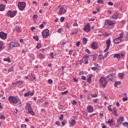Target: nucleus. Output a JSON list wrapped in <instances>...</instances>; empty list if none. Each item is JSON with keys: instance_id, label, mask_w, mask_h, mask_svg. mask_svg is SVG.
<instances>
[{"instance_id": "b1692460", "label": "nucleus", "mask_w": 128, "mask_h": 128, "mask_svg": "<svg viewBox=\"0 0 128 128\" xmlns=\"http://www.w3.org/2000/svg\"><path fill=\"white\" fill-rule=\"evenodd\" d=\"M76 121L74 119H72L71 120V122H70V123L71 124V126H74L76 123Z\"/></svg>"}, {"instance_id": "a19ab883", "label": "nucleus", "mask_w": 128, "mask_h": 128, "mask_svg": "<svg viewBox=\"0 0 128 128\" xmlns=\"http://www.w3.org/2000/svg\"><path fill=\"white\" fill-rule=\"evenodd\" d=\"M122 124L124 126L126 127L127 128H128V122H126L123 123H122Z\"/></svg>"}, {"instance_id": "4be33fe9", "label": "nucleus", "mask_w": 128, "mask_h": 128, "mask_svg": "<svg viewBox=\"0 0 128 128\" xmlns=\"http://www.w3.org/2000/svg\"><path fill=\"white\" fill-rule=\"evenodd\" d=\"M39 58L41 59H43L45 58V56L43 54L40 53L38 54Z\"/></svg>"}, {"instance_id": "f704fd0d", "label": "nucleus", "mask_w": 128, "mask_h": 128, "mask_svg": "<svg viewBox=\"0 0 128 128\" xmlns=\"http://www.w3.org/2000/svg\"><path fill=\"white\" fill-rule=\"evenodd\" d=\"M65 27L66 28H68L69 29L70 28V26L69 23L68 22H66L65 24V25H66Z\"/></svg>"}, {"instance_id": "4c0bfd02", "label": "nucleus", "mask_w": 128, "mask_h": 128, "mask_svg": "<svg viewBox=\"0 0 128 128\" xmlns=\"http://www.w3.org/2000/svg\"><path fill=\"white\" fill-rule=\"evenodd\" d=\"M97 2L98 4H104V2L103 0H98Z\"/></svg>"}, {"instance_id": "f03ea898", "label": "nucleus", "mask_w": 128, "mask_h": 128, "mask_svg": "<svg viewBox=\"0 0 128 128\" xmlns=\"http://www.w3.org/2000/svg\"><path fill=\"white\" fill-rule=\"evenodd\" d=\"M99 81L100 83L102 86L103 88H105L108 83L106 78L104 76H102Z\"/></svg>"}, {"instance_id": "5fc2aeb1", "label": "nucleus", "mask_w": 128, "mask_h": 128, "mask_svg": "<svg viewBox=\"0 0 128 128\" xmlns=\"http://www.w3.org/2000/svg\"><path fill=\"white\" fill-rule=\"evenodd\" d=\"M0 118L4 120L6 118V117L4 115H2L0 117Z\"/></svg>"}, {"instance_id": "69168bd1", "label": "nucleus", "mask_w": 128, "mask_h": 128, "mask_svg": "<svg viewBox=\"0 0 128 128\" xmlns=\"http://www.w3.org/2000/svg\"><path fill=\"white\" fill-rule=\"evenodd\" d=\"M108 5H110L111 6H112L114 4L112 2H109L108 3Z\"/></svg>"}, {"instance_id": "8fccbe9b", "label": "nucleus", "mask_w": 128, "mask_h": 128, "mask_svg": "<svg viewBox=\"0 0 128 128\" xmlns=\"http://www.w3.org/2000/svg\"><path fill=\"white\" fill-rule=\"evenodd\" d=\"M48 82L50 84H51L53 83L52 80L50 79H49L48 80Z\"/></svg>"}, {"instance_id": "4468645a", "label": "nucleus", "mask_w": 128, "mask_h": 128, "mask_svg": "<svg viewBox=\"0 0 128 128\" xmlns=\"http://www.w3.org/2000/svg\"><path fill=\"white\" fill-rule=\"evenodd\" d=\"M124 56V54L122 53L121 54H114V57L118 58V59L121 58H122Z\"/></svg>"}, {"instance_id": "0eeeda50", "label": "nucleus", "mask_w": 128, "mask_h": 128, "mask_svg": "<svg viewBox=\"0 0 128 128\" xmlns=\"http://www.w3.org/2000/svg\"><path fill=\"white\" fill-rule=\"evenodd\" d=\"M7 34L5 33L4 32H0V37L2 39L5 40L7 37Z\"/></svg>"}, {"instance_id": "393cba45", "label": "nucleus", "mask_w": 128, "mask_h": 128, "mask_svg": "<svg viewBox=\"0 0 128 128\" xmlns=\"http://www.w3.org/2000/svg\"><path fill=\"white\" fill-rule=\"evenodd\" d=\"M14 42H10L9 44V49H11L12 48L14 47Z\"/></svg>"}, {"instance_id": "9b49d317", "label": "nucleus", "mask_w": 128, "mask_h": 128, "mask_svg": "<svg viewBox=\"0 0 128 128\" xmlns=\"http://www.w3.org/2000/svg\"><path fill=\"white\" fill-rule=\"evenodd\" d=\"M13 30L14 31H16L18 33H19L22 32V29L20 26H16L13 29Z\"/></svg>"}, {"instance_id": "9d476101", "label": "nucleus", "mask_w": 128, "mask_h": 128, "mask_svg": "<svg viewBox=\"0 0 128 128\" xmlns=\"http://www.w3.org/2000/svg\"><path fill=\"white\" fill-rule=\"evenodd\" d=\"M91 28L90 27V25L89 23L87 24L84 28V30L86 31L87 32H88L90 31Z\"/></svg>"}, {"instance_id": "f8f14e48", "label": "nucleus", "mask_w": 128, "mask_h": 128, "mask_svg": "<svg viewBox=\"0 0 128 128\" xmlns=\"http://www.w3.org/2000/svg\"><path fill=\"white\" fill-rule=\"evenodd\" d=\"M89 55L87 54L86 55L84 56L83 57V58L84 59V61L85 62L84 64H88V58L89 57Z\"/></svg>"}, {"instance_id": "e433bc0d", "label": "nucleus", "mask_w": 128, "mask_h": 128, "mask_svg": "<svg viewBox=\"0 0 128 128\" xmlns=\"http://www.w3.org/2000/svg\"><path fill=\"white\" fill-rule=\"evenodd\" d=\"M73 32H74L75 33V34H77L78 32V30L77 28H74V29Z\"/></svg>"}, {"instance_id": "4d7b16f0", "label": "nucleus", "mask_w": 128, "mask_h": 128, "mask_svg": "<svg viewBox=\"0 0 128 128\" xmlns=\"http://www.w3.org/2000/svg\"><path fill=\"white\" fill-rule=\"evenodd\" d=\"M77 104V102L75 100H74L73 101L72 104L73 105H76Z\"/></svg>"}, {"instance_id": "864d4df0", "label": "nucleus", "mask_w": 128, "mask_h": 128, "mask_svg": "<svg viewBox=\"0 0 128 128\" xmlns=\"http://www.w3.org/2000/svg\"><path fill=\"white\" fill-rule=\"evenodd\" d=\"M98 99H94L93 100V102L94 103H96L98 102L99 101H98Z\"/></svg>"}, {"instance_id": "2eb2a0df", "label": "nucleus", "mask_w": 128, "mask_h": 128, "mask_svg": "<svg viewBox=\"0 0 128 128\" xmlns=\"http://www.w3.org/2000/svg\"><path fill=\"white\" fill-rule=\"evenodd\" d=\"M34 94V93L33 92H32L31 93V91L30 90L28 91V92H27L26 93L24 94V96L25 97H27L28 96L30 95L32 96Z\"/></svg>"}, {"instance_id": "a211bd4d", "label": "nucleus", "mask_w": 128, "mask_h": 128, "mask_svg": "<svg viewBox=\"0 0 128 128\" xmlns=\"http://www.w3.org/2000/svg\"><path fill=\"white\" fill-rule=\"evenodd\" d=\"M124 120V117H119L118 119V120L117 122H119L120 124H121L122 122Z\"/></svg>"}, {"instance_id": "72a5a7b5", "label": "nucleus", "mask_w": 128, "mask_h": 128, "mask_svg": "<svg viewBox=\"0 0 128 128\" xmlns=\"http://www.w3.org/2000/svg\"><path fill=\"white\" fill-rule=\"evenodd\" d=\"M83 44H86L87 43L88 40L86 38H83Z\"/></svg>"}, {"instance_id": "052dcab7", "label": "nucleus", "mask_w": 128, "mask_h": 128, "mask_svg": "<svg viewBox=\"0 0 128 128\" xmlns=\"http://www.w3.org/2000/svg\"><path fill=\"white\" fill-rule=\"evenodd\" d=\"M101 126H102V128H106V126L104 123H102Z\"/></svg>"}, {"instance_id": "dca6fc26", "label": "nucleus", "mask_w": 128, "mask_h": 128, "mask_svg": "<svg viewBox=\"0 0 128 128\" xmlns=\"http://www.w3.org/2000/svg\"><path fill=\"white\" fill-rule=\"evenodd\" d=\"M92 74H91L88 76L87 79V83L90 84L92 81Z\"/></svg>"}, {"instance_id": "bf43d9fd", "label": "nucleus", "mask_w": 128, "mask_h": 128, "mask_svg": "<svg viewBox=\"0 0 128 128\" xmlns=\"http://www.w3.org/2000/svg\"><path fill=\"white\" fill-rule=\"evenodd\" d=\"M124 34L122 32L120 34L119 36L120 38L122 39V38L123 37Z\"/></svg>"}, {"instance_id": "6e6552de", "label": "nucleus", "mask_w": 128, "mask_h": 128, "mask_svg": "<svg viewBox=\"0 0 128 128\" xmlns=\"http://www.w3.org/2000/svg\"><path fill=\"white\" fill-rule=\"evenodd\" d=\"M66 12V10L63 7H62L60 8L58 12V14L60 15H62L64 14Z\"/></svg>"}, {"instance_id": "c756f323", "label": "nucleus", "mask_w": 128, "mask_h": 128, "mask_svg": "<svg viewBox=\"0 0 128 128\" xmlns=\"http://www.w3.org/2000/svg\"><path fill=\"white\" fill-rule=\"evenodd\" d=\"M118 75L119 77H120L121 78H123L125 75L124 74L122 73H119Z\"/></svg>"}, {"instance_id": "603ef678", "label": "nucleus", "mask_w": 128, "mask_h": 128, "mask_svg": "<svg viewBox=\"0 0 128 128\" xmlns=\"http://www.w3.org/2000/svg\"><path fill=\"white\" fill-rule=\"evenodd\" d=\"M73 80L75 82H76L78 81V79L77 78L74 77L73 78Z\"/></svg>"}, {"instance_id": "13d9d810", "label": "nucleus", "mask_w": 128, "mask_h": 128, "mask_svg": "<svg viewBox=\"0 0 128 128\" xmlns=\"http://www.w3.org/2000/svg\"><path fill=\"white\" fill-rule=\"evenodd\" d=\"M64 19L65 18L64 17H62L60 18V20L61 22H62L64 21Z\"/></svg>"}, {"instance_id": "aec40b11", "label": "nucleus", "mask_w": 128, "mask_h": 128, "mask_svg": "<svg viewBox=\"0 0 128 128\" xmlns=\"http://www.w3.org/2000/svg\"><path fill=\"white\" fill-rule=\"evenodd\" d=\"M110 125H112L114 121L113 120V119L112 118L111 120L109 119L107 122H106Z\"/></svg>"}, {"instance_id": "c03bdc74", "label": "nucleus", "mask_w": 128, "mask_h": 128, "mask_svg": "<svg viewBox=\"0 0 128 128\" xmlns=\"http://www.w3.org/2000/svg\"><path fill=\"white\" fill-rule=\"evenodd\" d=\"M112 106L111 105H110L108 106V110L109 111H112V109L111 108V106Z\"/></svg>"}, {"instance_id": "20e7f679", "label": "nucleus", "mask_w": 128, "mask_h": 128, "mask_svg": "<svg viewBox=\"0 0 128 128\" xmlns=\"http://www.w3.org/2000/svg\"><path fill=\"white\" fill-rule=\"evenodd\" d=\"M8 100L10 102L16 104L18 102V98L15 96H10L9 97Z\"/></svg>"}, {"instance_id": "423d86ee", "label": "nucleus", "mask_w": 128, "mask_h": 128, "mask_svg": "<svg viewBox=\"0 0 128 128\" xmlns=\"http://www.w3.org/2000/svg\"><path fill=\"white\" fill-rule=\"evenodd\" d=\"M49 30L48 29H46L42 32V36L44 38H47L49 35Z\"/></svg>"}, {"instance_id": "3c124183", "label": "nucleus", "mask_w": 128, "mask_h": 128, "mask_svg": "<svg viewBox=\"0 0 128 128\" xmlns=\"http://www.w3.org/2000/svg\"><path fill=\"white\" fill-rule=\"evenodd\" d=\"M97 94L95 93L94 94H92L91 96L93 98H95L97 96Z\"/></svg>"}, {"instance_id": "7ed1b4c3", "label": "nucleus", "mask_w": 128, "mask_h": 128, "mask_svg": "<svg viewBox=\"0 0 128 128\" xmlns=\"http://www.w3.org/2000/svg\"><path fill=\"white\" fill-rule=\"evenodd\" d=\"M16 13L17 11L16 10L12 11L11 10H10L7 12L6 15L12 18L16 15Z\"/></svg>"}, {"instance_id": "c85d7f7f", "label": "nucleus", "mask_w": 128, "mask_h": 128, "mask_svg": "<svg viewBox=\"0 0 128 128\" xmlns=\"http://www.w3.org/2000/svg\"><path fill=\"white\" fill-rule=\"evenodd\" d=\"M114 42L116 44H119L120 43V41L116 38L114 40Z\"/></svg>"}, {"instance_id": "a18cd8bd", "label": "nucleus", "mask_w": 128, "mask_h": 128, "mask_svg": "<svg viewBox=\"0 0 128 128\" xmlns=\"http://www.w3.org/2000/svg\"><path fill=\"white\" fill-rule=\"evenodd\" d=\"M68 91H66L64 92H62L61 94L62 95H63L65 94H67L68 93Z\"/></svg>"}, {"instance_id": "6e6d98bb", "label": "nucleus", "mask_w": 128, "mask_h": 128, "mask_svg": "<svg viewBox=\"0 0 128 128\" xmlns=\"http://www.w3.org/2000/svg\"><path fill=\"white\" fill-rule=\"evenodd\" d=\"M38 16L36 14H34L33 16V19L37 18H38Z\"/></svg>"}, {"instance_id": "ddd939ff", "label": "nucleus", "mask_w": 128, "mask_h": 128, "mask_svg": "<svg viewBox=\"0 0 128 128\" xmlns=\"http://www.w3.org/2000/svg\"><path fill=\"white\" fill-rule=\"evenodd\" d=\"M87 110L88 112H92L93 111L92 106L91 105H88L87 108Z\"/></svg>"}, {"instance_id": "a878e982", "label": "nucleus", "mask_w": 128, "mask_h": 128, "mask_svg": "<svg viewBox=\"0 0 128 128\" xmlns=\"http://www.w3.org/2000/svg\"><path fill=\"white\" fill-rule=\"evenodd\" d=\"M106 43L107 45V46H108V48H109L111 44V42L110 40H107L106 42Z\"/></svg>"}, {"instance_id": "09e8293b", "label": "nucleus", "mask_w": 128, "mask_h": 128, "mask_svg": "<svg viewBox=\"0 0 128 128\" xmlns=\"http://www.w3.org/2000/svg\"><path fill=\"white\" fill-rule=\"evenodd\" d=\"M64 115L63 114L60 115V117L59 118V119L60 120H62L63 119Z\"/></svg>"}, {"instance_id": "473e14b6", "label": "nucleus", "mask_w": 128, "mask_h": 128, "mask_svg": "<svg viewBox=\"0 0 128 128\" xmlns=\"http://www.w3.org/2000/svg\"><path fill=\"white\" fill-rule=\"evenodd\" d=\"M26 108L28 110L31 108L32 107L31 106V104L30 103H28L26 106Z\"/></svg>"}, {"instance_id": "de8ad7c7", "label": "nucleus", "mask_w": 128, "mask_h": 128, "mask_svg": "<svg viewBox=\"0 0 128 128\" xmlns=\"http://www.w3.org/2000/svg\"><path fill=\"white\" fill-rule=\"evenodd\" d=\"M21 128H26V125L24 124H22L21 125Z\"/></svg>"}, {"instance_id": "e2e57ef3", "label": "nucleus", "mask_w": 128, "mask_h": 128, "mask_svg": "<svg viewBox=\"0 0 128 128\" xmlns=\"http://www.w3.org/2000/svg\"><path fill=\"white\" fill-rule=\"evenodd\" d=\"M55 124L58 125V126H60V122L58 121H57L55 122Z\"/></svg>"}, {"instance_id": "ea45409f", "label": "nucleus", "mask_w": 128, "mask_h": 128, "mask_svg": "<svg viewBox=\"0 0 128 128\" xmlns=\"http://www.w3.org/2000/svg\"><path fill=\"white\" fill-rule=\"evenodd\" d=\"M13 68L14 66H12L10 67L8 70V72H10L13 71L14 70Z\"/></svg>"}, {"instance_id": "338daca9", "label": "nucleus", "mask_w": 128, "mask_h": 128, "mask_svg": "<svg viewBox=\"0 0 128 128\" xmlns=\"http://www.w3.org/2000/svg\"><path fill=\"white\" fill-rule=\"evenodd\" d=\"M18 83L20 84H22L23 83V82L22 81H18Z\"/></svg>"}, {"instance_id": "bb28decb", "label": "nucleus", "mask_w": 128, "mask_h": 128, "mask_svg": "<svg viewBox=\"0 0 128 128\" xmlns=\"http://www.w3.org/2000/svg\"><path fill=\"white\" fill-rule=\"evenodd\" d=\"M108 78H109V80H110V81L112 80L113 79V75L112 74H110L107 76Z\"/></svg>"}, {"instance_id": "2f4dec72", "label": "nucleus", "mask_w": 128, "mask_h": 128, "mask_svg": "<svg viewBox=\"0 0 128 128\" xmlns=\"http://www.w3.org/2000/svg\"><path fill=\"white\" fill-rule=\"evenodd\" d=\"M18 102L17 104V105H18L19 107L21 108V107L22 106V103L20 100L19 98H18Z\"/></svg>"}, {"instance_id": "412c9836", "label": "nucleus", "mask_w": 128, "mask_h": 128, "mask_svg": "<svg viewBox=\"0 0 128 128\" xmlns=\"http://www.w3.org/2000/svg\"><path fill=\"white\" fill-rule=\"evenodd\" d=\"M5 8V6L2 4H0V11H2L4 10Z\"/></svg>"}, {"instance_id": "c9c22d12", "label": "nucleus", "mask_w": 128, "mask_h": 128, "mask_svg": "<svg viewBox=\"0 0 128 128\" xmlns=\"http://www.w3.org/2000/svg\"><path fill=\"white\" fill-rule=\"evenodd\" d=\"M20 44L18 42H14V47H16L19 46L20 45Z\"/></svg>"}, {"instance_id": "79ce46f5", "label": "nucleus", "mask_w": 128, "mask_h": 128, "mask_svg": "<svg viewBox=\"0 0 128 128\" xmlns=\"http://www.w3.org/2000/svg\"><path fill=\"white\" fill-rule=\"evenodd\" d=\"M41 46V44L40 43H38L36 46V48L38 49H39L40 48Z\"/></svg>"}, {"instance_id": "f3484780", "label": "nucleus", "mask_w": 128, "mask_h": 128, "mask_svg": "<svg viewBox=\"0 0 128 128\" xmlns=\"http://www.w3.org/2000/svg\"><path fill=\"white\" fill-rule=\"evenodd\" d=\"M5 48V46L4 45V42L0 41V51H1Z\"/></svg>"}, {"instance_id": "cd10ccee", "label": "nucleus", "mask_w": 128, "mask_h": 128, "mask_svg": "<svg viewBox=\"0 0 128 128\" xmlns=\"http://www.w3.org/2000/svg\"><path fill=\"white\" fill-rule=\"evenodd\" d=\"M121 82L120 81L116 82L114 83V86L115 87H117L118 85H120V84Z\"/></svg>"}, {"instance_id": "37998d69", "label": "nucleus", "mask_w": 128, "mask_h": 128, "mask_svg": "<svg viewBox=\"0 0 128 128\" xmlns=\"http://www.w3.org/2000/svg\"><path fill=\"white\" fill-rule=\"evenodd\" d=\"M33 38L34 39H35L36 40V41H38L39 40L38 37V36H34Z\"/></svg>"}, {"instance_id": "f257e3e1", "label": "nucleus", "mask_w": 128, "mask_h": 128, "mask_svg": "<svg viewBox=\"0 0 128 128\" xmlns=\"http://www.w3.org/2000/svg\"><path fill=\"white\" fill-rule=\"evenodd\" d=\"M116 23V21L114 20H106L105 22L104 26L105 28H108L112 29L114 28Z\"/></svg>"}, {"instance_id": "6ab92c4d", "label": "nucleus", "mask_w": 128, "mask_h": 128, "mask_svg": "<svg viewBox=\"0 0 128 128\" xmlns=\"http://www.w3.org/2000/svg\"><path fill=\"white\" fill-rule=\"evenodd\" d=\"M112 113L113 114L116 116L118 115V114L117 113V110L114 107L112 108Z\"/></svg>"}, {"instance_id": "1a4fd4ad", "label": "nucleus", "mask_w": 128, "mask_h": 128, "mask_svg": "<svg viewBox=\"0 0 128 128\" xmlns=\"http://www.w3.org/2000/svg\"><path fill=\"white\" fill-rule=\"evenodd\" d=\"M91 48L93 49H97L98 48V44L96 42H94L91 44Z\"/></svg>"}, {"instance_id": "0e129e2a", "label": "nucleus", "mask_w": 128, "mask_h": 128, "mask_svg": "<svg viewBox=\"0 0 128 128\" xmlns=\"http://www.w3.org/2000/svg\"><path fill=\"white\" fill-rule=\"evenodd\" d=\"M85 51L88 54H90L91 53L90 51L88 49H86L85 50Z\"/></svg>"}, {"instance_id": "58836bf2", "label": "nucleus", "mask_w": 128, "mask_h": 128, "mask_svg": "<svg viewBox=\"0 0 128 128\" xmlns=\"http://www.w3.org/2000/svg\"><path fill=\"white\" fill-rule=\"evenodd\" d=\"M4 61H7L8 62H11L10 59V58H4Z\"/></svg>"}, {"instance_id": "774afa93", "label": "nucleus", "mask_w": 128, "mask_h": 128, "mask_svg": "<svg viewBox=\"0 0 128 128\" xmlns=\"http://www.w3.org/2000/svg\"><path fill=\"white\" fill-rule=\"evenodd\" d=\"M84 60H83V58L82 59H81L80 60V65H82V63L83 62H84Z\"/></svg>"}, {"instance_id": "680f3d73", "label": "nucleus", "mask_w": 128, "mask_h": 128, "mask_svg": "<svg viewBox=\"0 0 128 128\" xmlns=\"http://www.w3.org/2000/svg\"><path fill=\"white\" fill-rule=\"evenodd\" d=\"M128 100L127 97L123 98H122V100L124 102H125L126 101H127Z\"/></svg>"}, {"instance_id": "7c9ffc66", "label": "nucleus", "mask_w": 128, "mask_h": 128, "mask_svg": "<svg viewBox=\"0 0 128 128\" xmlns=\"http://www.w3.org/2000/svg\"><path fill=\"white\" fill-rule=\"evenodd\" d=\"M90 56H93V61H95L97 58V55L96 54H93L92 55H90Z\"/></svg>"}, {"instance_id": "5701e85b", "label": "nucleus", "mask_w": 128, "mask_h": 128, "mask_svg": "<svg viewBox=\"0 0 128 128\" xmlns=\"http://www.w3.org/2000/svg\"><path fill=\"white\" fill-rule=\"evenodd\" d=\"M29 113H30L32 115H34L35 114L34 112L33 111L32 109L31 108L28 110Z\"/></svg>"}, {"instance_id": "49530a36", "label": "nucleus", "mask_w": 128, "mask_h": 128, "mask_svg": "<svg viewBox=\"0 0 128 128\" xmlns=\"http://www.w3.org/2000/svg\"><path fill=\"white\" fill-rule=\"evenodd\" d=\"M112 18L117 19L118 18L117 15L114 14L112 16Z\"/></svg>"}, {"instance_id": "39448f33", "label": "nucleus", "mask_w": 128, "mask_h": 128, "mask_svg": "<svg viewBox=\"0 0 128 128\" xmlns=\"http://www.w3.org/2000/svg\"><path fill=\"white\" fill-rule=\"evenodd\" d=\"M18 7L20 10H22L24 9L26 6V4L24 2H19L18 3Z\"/></svg>"}]
</instances>
